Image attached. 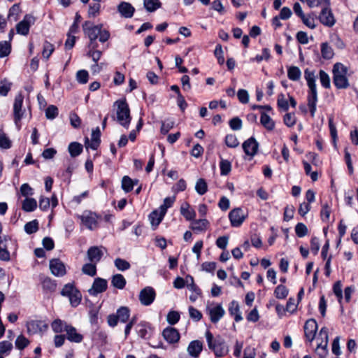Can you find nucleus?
<instances>
[{"mask_svg":"<svg viewBox=\"0 0 358 358\" xmlns=\"http://www.w3.org/2000/svg\"><path fill=\"white\" fill-rule=\"evenodd\" d=\"M205 336L209 349L213 351L216 357H221L227 354L228 348L221 336H214L209 331L206 332Z\"/></svg>","mask_w":358,"mask_h":358,"instance_id":"f257e3e1","label":"nucleus"},{"mask_svg":"<svg viewBox=\"0 0 358 358\" xmlns=\"http://www.w3.org/2000/svg\"><path fill=\"white\" fill-rule=\"evenodd\" d=\"M83 30L90 38L94 41L99 38L101 43L107 41L110 37V33L106 29H102V25H92L90 22H85L83 24Z\"/></svg>","mask_w":358,"mask_h":358,"instance_id":"f03ea898","label":"nucleus"},{"mask_svg":"<svg viewBox=\"0 0 358 358\" xmlns=\"http://www.w3.org/2000/svg\"><path fill=\"white\" fill-rule=\"evenodd\" d=\"M113 106L116 110V120L124 128L127 129L130 124L131 117L130 110L125 99L117 100Z\"/></svg>","mask_w":358,"mask_h":358,"instance_id":"7ed1b4c3","label":"nucleus"},{"mask_svg":"<svg viewBox=\"0 0 358 358\" xmlns=\"http://www.w3.org/2000/svg\"><path fill=\"white\" fill-rule=\"evenodd\" d=\"M81 224L90 230H94L99 227V222L101 217L91 210H85L78 215Z\"/></svg>","mask_w":358,"mask_h":358,"instance_id":"20e7f679","label":"nucleus"},{"mask_svg":"<svg viewBox=\"0 0 358 358\" xmlns=\"http://www.w3.org/2000/svg\"><path fill=\"white\" fill-rule=\"evenodd\" d=\"M317 345L315 349V353L320 357L324 358L327 355V344H328V330L326 328H322L319 336L317 338Z\"/></svg>","mask_w":358,"mask_h":358,"instance_id":"39448f33","label":"nucleus"},{"mask_svg":"<svg viewBox=\"0 0 358 358\" xmlns=\"http://www.w3.org/2000/svg\"><path fill=\"white\" fill-rule=\"evenodd\" d=\"M348 68L342 63L337 62V89H347L350 86Z\"/></svg>","mask_w":358,"mask_h":358,"instance_id":"423d86ee","label":"nucleus"},{"mask_svg":"<svg viewBox=\"0 0 358 358\" xmlns=\"http://www.w3.org/2000/svg\"><path fill=\"white\" fill-rule=\"evenodd\" d=\"M23 100V95L21 93H19L15 96L13 103L14 121L18 129L20 128V122L22 120L24 112L22 110Z\"/></svg>","mask_w":358,"mask_h":358,"instance_id":"0eeeda50","label":"nucleus"},{"mask_svg":"<svg viewBox=\"0 0 358 358\" xmlns=\"http://www.w3.org/2000/svg\"><path fill=\"white\" fill-rule=\"evenodd\" d=\"M35 20L33 15L30 14L25 15L23 20L16 25L17 33L22 36L28 35L30 27L34 24Z\"/></svg>","mask_w":358,"mask_h":358,"instance_id":"6e6552de","label":"nucleus"},{"mask_svg":"<svg viewBox=\"0 0 358 358\" xmlns=\"http://www.w3.org/2000/svg\"><path fill=\"white\" fill-rule=\"evenodd\" d=\"M206 313L213 323L218 322L224 315L225 311L221 304H212L207 306Z\"/></svg>","mask_w":358,"mask_h":358,"instance_id":"1a4fd4ad","label":"nucleus"},{"mask_svg":"<svg viewBox=\"0 0 358 358\" xmlns=\"http://www.w3.org/2000/svg\"><path fill=\"white\" fill-rule=\"evenodd\" d=\"M156 296L155 289L152 287L143 288L139 293V301L143 306H150L154 301Z\"/></svg>","mask_w":358,"mask_h":358,"instance_id":"9d476101","label":"nucleus"},{"mask_svg":"<svg viewBox=\"0 0 358 358\" xmlns=\"http://www.w3.org/2000/svg\"><path fill=\"white\" fill-rule=\"evenodd\" d=\"M108 287V282L101 278H96L92 283L91 288L88 289V293L91 296H96L99 294L105 292Z\"/></svg>","mask_w":358,"mask_h":358,"instance_id":"9b49d317","label":"nucleus"},{"mask_svg":"<svg viewBox=\"0 0 358 358\" xmlns=\"http://www.w3.org/2000/svg\"><path fill=\"white\" fill-rule=\"evenodd\" d=\"M229 218L232 227H238L244 222L245 215L241 208H237L230 211Z\"/></svg>","mask_w":358,"mask_h":358,"instance_id":"f8f14e48","label":"nucleus"},{"mask_svg":"<svg viewBox=\"0 0 358 358\" xmlns=\"http://www.w3.org/2000/svg\"><path fill=\"white\" fill-rule=\"evenodd\" d=\"M50 270L52 274L57 277H62L66 273L65 264L59 259L50 261Z\"/></svg>","mask_w":358,"mask_h":358,"instance_id":"ddd939ff","label":"nucleus"},{"mask_svg":"<svg viewBox=\"0 0 358 358\" xmlns=\"http://www.w3.org/2000/svg\"><path fill=\"white\" fill-rule=\"evenodd\" d=\"M106 249L101 246L90 247L87 252V256L89 262L97 264L103 257Z\"/></svg>","mask_w":358,"mask_h":358,"instance_id":"4468645a","label":"nucleus"},{"mask_svg":"<svg viewBox=\"0 0 358 358\" xmlns=\"http://www.w3.org/2000/svg\"><path fill=\"white\" fill-rule=\"evenodd\" d=\"M317 330V324L313 319L307 320L304 325V334L306 340L311 342L314 340Z\"/></svg>","mask_w":358,"mask_h":358,"instance_id":"2eb2a0df","label":"nucleus"},{"mask_svg":"<svg viewBox=\"0 0 358 358\" xmlns=\"http://www.w3.org/2000/svg\"><path fill=\"white\" fill-rule=\"evenodd\" d=\"M27 332L29 334H36L45 331L48 329V326L44 322L34 320L27 322Z\"/></svg>","mask_w":358,"mask_h":358,"instance_id":"dca6fc26","label":"nucleus"},{"mask_svg":"<svg viewBox=\"0 0 358 358\" xmlns=\"http://www.w3.org/2000/svg\"><path fill=\"white\" fill-rule=\"evenodd\" d=\"M259 143L255 138L250 137L243 143V149L245 153L253 157L257 152Z\"/></svg>","mask_w":358,"mask_h":358,"instance_id":"f3484780","label":"nucleus"},{"mask_svg":"<svg viewBox=\"0 0 358 358\" xmlns=\"http://www.w3.org/2000/svg\"><path fill=\"white\" fill-rule=\"evenodd\" d=\"M66 338L67 339L73 343H81L83 340V336L82 334L78 332L77 329L69 324L68 326H66Z\"/></svg>","mask_w":358,"mask_h":358,"instance_id":"a211bd4d","label":"nucleus"},{"mask_svg":"<svg viewBox=\"0 0 358 358\" xmlns=\"http://www.w3.org/2000/svg\"><path fill=\"white\" fill-rule=\"evenodd\" d=\"M164 338L169 343H176L180 339V334L177 329L173 327H166L162 332Z\"/></svg>","mask_w":358,"mask_h":358,"instance_id":"6ab92c4d","label":"nucleus"},{"mask_svg":"<svg viewBox=\"0 0 358 358\" xmlns=\"http://www.w3.org/2000/svg\"><path fill=\"white\" fill-rule=\"evenodd\" d=\"M320 22L328 27H331L334 24V17L331 10L328 7H324L320 15Z\"/></svg>","mask_w":358,"mask_h":358,"instance_id":"aec40b11","label":"nucleus"},{"mask_svg":"<svg viewBox=\"0 0 358 358\" xmlns=\"http://www.w3.org/2000/svg\"><path fill=\"white\" fill-rule=\"evenodd\" d=\"M317 101V93L316 87L309 89L308 94V106L310 109V112L312 117H313L315 115V113L316 111Z\"/></svg>","mask_w":358,"mask_h":358,"instance_id":"412c9836","label":"nucleus"},{"mask_svg":"<svg viewBox=\"0 0 358 358\" xmlns=\"http://www.w3.org/2000/svg\"><path fill=\"white\" fill-rule=\"evenodd\" d=\"M117 10L125 18H131L135 11L134 7L129 3L122 1L117 6Z\"/></svg>","mask_w":358,"mask_h":358,"instance_id":"4be33fe9","label":"nucleus"},{"mask_svg":"<svg viewBox=\"0 0 358 358\" xmlns=\"http://www.w3.org/2000/svg\"><path fill=\"white\" fill-rule=\"evenodd\" d=\"M136 331L140 337L142 338H148L152 334V328L150 324L146 322H141L136 327Z\"/></svg>","mask_w":358,"mask_h":358,"instance_id":"5701e85b","label":"nucleus"},{"mask_svg":"<svg viewBox=\"0 0 358 358\" xmlns=\"http://www.w3.org/2000/svg\"><path fill=\"white\" fill-rule=\"evenodd\" d=\"M209 222L206 219H199L194 220L190 225V228L196 232H202L207 229Z\"/></svg>","mask_w":358,"mask_h":358,"instance_id":"b1692460","label":"nucleus"},{"mask_svg":"<svg viewBox=\"0 0 358 358\" xmlns=\"http://www.w3.org/2000/svg\"><path fill=\"white\" fill-rule=\"evenodd\" d=\"M202 348L203 345L201 342L199 341H193L189 344L187 352L191 356L197 357L202 351Z\"/></svg>","mask_w":358,"mask_h":358,"instance_id":"393cba45","label":"nucleus"},{"mask_svg":"<svg viewBox=\"0 0 358 358\" xmlns=\"http://www.w3.org/2000/svg\"><path fill=\"white\" fill-rule=\"evenodd\" d=\"M229 312L231 315L234 317L236 322H240L243 320L241 313L240 311L239 304L236 301H232L229 307Z\"/></svg>","mask_w":358,"mask_h":358,"instance_id":"a878e982","label":"nucleus"},{"mask_svg":"<svg viewBox=\"0 0 358 358\" xmlns=\"http://www.w3.org/2000/svg\"><path fill=\"white\" fill-rule=\"evenodd\" d=\"M180 213L187 220H192L196 216L194 210L190 208L187 203H184L180 207Z\"/></svg>","mask_w":358,"mask_h":358,"instance_id":"bb28decb","label":"nucleus"},{"mask_svg":"<svg viewBox=\"0 0 358 358\" xmlns=\"http://www.w3.org/2000/svg\"><path fill=\"white\" fill-rule=\"evenodd\" d=\"M164 215H162L158 210H153L149 215V220L152 227L156 228L162 221Z\"/></svg>","mask_w":358,"mask_h":358,"instance_id":"cd10ccee","label":"nucleus"},{"mask_svg":"<svg viewBox=\"0 0 358 358\" xmlns=\"http://www.w3.org/2000/svg\"><path fill=\"white\" fill-rule=\"evenodd\" d=\"M126 280L122 274H115L112 277L111 284L117 289H122L126 285Z\"/></svg>","mask_w":358,"mask_h":358,"instance_id":"c85d7f7f","label":"nucleus"},{"mask_svg":"<svg viewBox=\"0 0 358 358\" xmlns=\"http://www.w3.org/2000/svg\"><path fill=\"white\" fill-rule=\"evenodd\" d=\"M261 124L268 130L272 131L275 127V122L271 117L265 113H262L260 117Z\"/></svg>","mask_w":358,"mask_h":358,"instance_id":"c756f323","label":"nucleus"},{"mask_svg":"<svg viewBox=\"0 0 358 358\" xmlns=\"http://www.w3.org/2000/svg\"><path fill=\"white\" fill-rule=\"evenodd\" d=\"M321 54L324 59H331L334 57V49L327 43H322L321 44Z\"/></svg>","mask_w":358,"mask_h":358,"instance_id":"7c9ffc66","label":"nucleus"},{"mask_svg":"<svg viewBox=\"0 0 358 358\" xmlns=\"http://www.w3.org/2000/svg\"><path fill=\"white\" fill-rule=\"evenodd\" d=\"M37 208L36 200L33 198H26L23 202L22 208L25 212H32Z\"/></svg>","mask_w":358,"mask_h":358,"instance_id":"2f4dec72","label":"nucleus"},{"mask_svg":"<svg viewBox=\"0 0 358 358\" xmlns=\"http://www.w3.org/2000/svg\"><path fill=\"white\" fill-rule=\"evenodd\" d=\"M287 76L289 80L297 81L301 78V72L299 67L295 66H289L287 69Z\"/></svg>","mask_w":358,"mask_h":358,"instance_id":"473e14b6","label":"nucleus"},{"mask_svg":"<svg viewBox=\"0 0 358 358\" xmlns=\"http://www.w3.org/2000/svg\"><path fill=\"white\" fill-rule=\"evenodd\" d=\"M143 5L145 8L148 12H154L162 6L159 0H144Z\"/></svg>","mask_w":358,"mask_h":358,"instance_id":"72a5a7b5","label":"nucleus"},{"mask_svg":"<svg viewBox=\"0 0 358 358\" xmlns=\"http://www.w3.org/2000/svg\"><path fill=\"white\" fill-rule=\"evenodd\" d=\"M82 272L91 277L95 276L96 275V264L90 262L85 264L82 267Z\"/></svg>","mask_w":358,"mask_h":358,"instance_id":"f704fd0d","label":"nucleus"},{"mask_svg":"<svg viewBox=\"0 0 358 358\" xmlns=\"http://www.w3.org/2000/svg\"><path fill=\"white\" fill-rule=\"evenodd\" d=\"M129 309L127 307L122 306L117 309L116 315L120 322L125 323L129 317Z\"/></svg>","mask_w":358,"mask_h":358,"instance_id":"c9c22d12","label":"nucleus"},{"mask_svg":"<svg viewBox=\"0 0 358 358\" xmlns=\"http://www.w3.org/2000/svg\"><path fill=\"white\" fill-rule=\"evenodd\" d=\"M69 152L72 157L78 156L83 151V146L77 142L71 143L69 145Z\"/></svg>","mask_w":358,"mask_h":358,"instance_id":"e433bc0d","label":"nucleus"},{"mask_svg":"<svg viewBox=\"0 0 358 358\" xmlns=\"http://www.w3.org/2000/svg\"><path fill=\"white\" fill-rule=\"evenodd\" d=\"M69 324H66V322L59 320L57 319L55 320L51 324L52 330L55 333H62V331H65L66 330V326H68Z\"/></svg>","mask_w":358,"mask_h":358,"instance_id":"4c0bfd02","label":"nucleus"},{"mask_svg":"<svg viewBox=\"0 0 358 358\" xmlns=\"http://www.w3.org/2000/svg\"><path fill=\"white\" fill-rule=\"evenodd\" d=\"M176 200L175 196L166 197L164 199L163 204H162L158 210L162 213V215H166L167 209L171 208Z\"/></svg>","mask_w":358,"mask_h":358,"instance_id":"58836bf2","label":"nucleus"},{"mask_svg":"<svg viewBox=\"0 0 358 358\" xmlns=\"http://www.w3.org/2000/svg\"><path fill=\"white\" fill-rule=\"evenodd\" d=\"M55 50L54 45L48 41H45L43 45V57L48 60Z\"/></svg>","mask_w":358,"mask_h":358,"instance_id":"ea45409f","label":"nucleus"},{"mask_svg":"<svg viewBox=\"0 0 358 358\" xmlns=\"http://www.w3.org/2000/svg\"><path fill=\"white\" fill-rule=\"evenodd\" d=\"M134 186V180L127 176H125L122 179V188L125 192H131Z\"/></svg>","mask_w":358,"mask_h":358,"instance_id":"a19ab883","label":"nucleus"},{"mask_svg":"<svg viewBox=\"0 0 358 358\" xmlns=\"http://www.w3.org/2000/svg\"><path fill=\"white\" fill-rule=\"evenodd\" d=\"M42 287L44 290L49 292H52L55 291L57 285L55 280L50 278H46L42 282Z\"/></svg>","mask_w":358,"mask_h":358,"instance_id":"79ce46f5","label":"nucleus"},{"mask_svg":"<svg viewBox=\"0 0 358 358\" xmlns=\"http://www.w3.org/2000/svg\"><path fill=\"white\" fill-rule=\"evenodd\" d=\"M195 190L199 195H203L208 190V185L204 179H199L195 185Z\"/></svg>","mask_w":358,"mask_h":358,"instance_id":"37998d69","label":"nucleus"},{"mask_svg":"<svg viewBox=\"0 0 358 358\" xmlns=\"http://www.w3.org/2000/svg\"><path fill=\"white\" fill-rule=\"evenodd\" d=\"M288 293V289L282 285H278L274 291L275 297L279 299H285L287 296Z\"/></svg>","mask_w":358,"mask_h":358,"instance_id":"c03bdc74","label":"nucleus"},{"mask_svg":"<svg viewBox=\"0 0 358 358\" xmlns=\"http://www.w3.org/2000/svg\"><path fill=\"white\" fill-rule=\"evenodd\" d=\"M344 160L348 167L349 175H352L354 173V168L352 166V162L351 159V154L348 151V148L346 147L344 150Z\"/></svg>","mask_w":358,"mask_h":358,"instance_id":"a18cd8bd","label":"nucleus"},{"mask_svg":"<svg viewBox=\"0 0 358 358\" xmlns=\"http://www.w3.org/2000/svg\"><path fill=\"white\" fill-rule=\"evenodd\" d=\"M24 228L25 232L28 234L36 233L38 229V222L36 220H34L26 223Z\"/></svg>","mask_w":358,"mask_h":358,"instance_id":"49530a36","label":"nucleus"},{"mask_svg":"<svg viewBox=\"0 0 358 358\" xmlns=\"http://www.w3.org/2000/svg\"><path fill=\"white\" fill-rule=\"evenodd\" d=\"M20 7L18 5H13L9 10L8 15V20L10 21L16 22L19 18Z\"/></svg>","mask_w":358,"mask_h":358,"instance_id":"de8ad7c7","label":"nucleus"},{"mask_svg":"<svg viewBox=\"0 0 358 358\" xmlns=\"http://www.w3.org/2000/svg\"><path fill=\"white\" fill-rule=\"evenodd\" d=\"M187 289L192 292L189 296V300L192 302H195L202 295V292L197 285H193Z\"/></svg>","mask_w":358,"mask_h":358,"instance_id":"09e8293b","label":"nucleus"},{"mask_svg":"<svg viewBox=\"0 0 358 358\" xmlns=\"http://www.w3.org/2000/svg\"><path fill=\"white\" fill-rule=\"evenodd\" d=\"M220 173L222 176H227L231 169V162L227 159H222L220 163Z\"/></svg>","mask_w":358,"mask_h":358,"instance_id":"8fccbe9b","label":"nucleus"},{"mask_svg":"<svg viewBox=\"0 0 358 358\" xmlns=\"http://www.w3.org/2000/svg\"><path fill=\"white\" fill-rule=\"evenodd\" d=\"M270 57H271L270 50L268 48H265L262 50V54L261 55H256L255 57L251 58L250 60L252 62H257L259 63L264 59L268 60L270 59Z\"/></svg>","mask_w":358,"mask_h":358,"instance_id":"3c124183","label":"nucleus"},{"mask_svg":"<svg viewBox=\"0 0 358 358\" xmlns=\"http://www.w3.org/2000/svg\"><path fill=\"white\" fill-rule=\"evenodd\" d=\"M76 77L80 84H86L89 80V73L86 70H79L77 71Z\"/></svg>","mask_w":358,"mask_h":358,"instance_id":"603ef678","label":"nucleus"},{"mask_svg":"<svg viewBox=\"0 0 358 358\" xmlns=\"http://www.w3.org/2000/svg\"><path fill=\"white\" fill-rule=\"evenodd\" d=\"M175 122L171 119H167L162 122L161 133L166 134L173 127Z\"/></svg>","mask_w":358,"mask_h":358,"instance_id":"864d4df0","label":"nucleus"},{"mask_svg":"<svg viewBox=\"0 0 358 358\" xmlns=\"http://www.w3.org/2000/svg\"><path fill=\"white\" fill-rule=\"evenodd\" d=\"M114 264L116 268L120 271H126L130 268V264L123 259L117 258Z\"/></svg>","mask_w":358,"mask_h":358,"instance_id":"5fc2aeb1","label":"nucleus"},{"mask_svg":"<svg viewBox=\"0 0 358 358\" xmlns=\"http://www.w3.org/2000/svg\"><path fill=\"white\" fill-rule=\"evenodd\" d=\"M10 44L7 41L0 42V57H4L10 52Z\"/></svg>","mask_w":358,"mask_h":358,"instance_id":"6e6d98bb","label":"nucleus"},{"mask_svg":"<svg viewBox=\"0 0 358 358\" xmlns=\"http://www.w3.org/2000/svg\"><path fill=\"white\" fill-rule=\"evenodd\" d=\"M320 80L321 83V85L325 87V88H329L330 87V78L329 75L324 72L323 70H320Z\"/></svg>","mask_w":358,"mask_h":358,"instance_id":"4d7b16f0","label":"nucleus"},{"mask_svg":"<svg viewBox=\"0 0 358 358\" xmlns=\"http://www.w3.org/2000/svg\"><path fill=\"white\" fill-rule=\"evenodd\" d=\"M58 115V108L54 106H49L45 110V117L48 119L53 120Z\"/></svg>","mask_w":358,"mask_h":358,"instance_id":"13d9d810","label":"nucleus"},{"mask_svg":"<svg viewBox=\"0 0 358 358\" xmlns=\"http://www.w3.org/2000/svg\"><path fill=\"white\" fill-rule=\"evenodd\" d=\"M295 232L298 237L301 238L307 235L308 228L303 223L299 222L295 227Z\"/></svg>","mask_w":358,"mask_h":358,"instance_id":"bf43d9fd","label":"nucleus"},{"mask_svg":"<svg viewBox=\"0 0 358 358\" xmlns=\"http://www.w3.org/2000/svg\"><path fill=\"white\" fill-rule=\"evenodd\" d=\"M225 143L229 148H236L238 145L239 142L235 135L228 134L225 137Z\"/></svg>","mask_w":358,"mask_h":358,"instance_id":"052dcab7","label":"nucleus"},{"mask_svg":"<svg viewBox=\"0 0 358 358\" xmlns=\"http://www.w3.org/2000/svg\"><path fill=\"white\" fill-rule=\"evenodd\" d=\"M71 305L73 307L78 306L81 301V294L78 290L69 296Z\"/></svg>","mask_w":358,"mask_h":358,"instance_id":"680f3d73","label":"nucleus"},{"mask_svg":"<svg viewBox=\"0 0 358 358\" xmlns=\"http://www.w3.org/2000/svg\"><path fill=\"white\" fill-rule=\"evenodd\" d=\"M277 103L278 108L284 111H287L289 108L288 101L282 94L278 96Z\"/></svg>","mask_w":358,"mask_h":358,"instance_id":"e2e57ef3","label":"nucleus"},{"mask_svg":"<svg viewBox=\"0 0 358 358\" xmlns=\"http://www.w3.org/2000/svg\"><path fill=\"white\" fill-rule=\"evenodd\" d=\"M76 291H77V289H76V287L73 286V284L68 283V284L65 285L64 286V287L62 288V289L61 291V294L62 296L69 297L72 294L75 293V292H76Z\"/></svg>","mask_w":358,"mask_h":358,"instance_id":"0e129e2a","label":"nucleus"},{"mask_svg":"<svg viewBox=\"0 0 358 358\" xmlns=\"http://www.w3.org/2000/svg\"><path fill=\"white\" fill-rule=\"evenodd\" d=\"M29 343V340L22 335L18 336L15 341V346L20 350H22L26 348Z\"/></svg>","mask_w":358,"mask_h":358,"instance_id":"69168bd1","label":"nucleus"},{"mask_svg":"<svg viewBox=\"0 0 358 358\" xmlns=\"http://www.w3.org/2000/svg\"><path fill=\"white\" fill-rule=\"evenodd\" d=\"M284 123L289 127H293L296 124V116L294 113H288L284 116Z\"/></svg>","mask_w":358,"mask_h":358,"instance_id":"338daca9","label":"nucleus"},{"mask_svg":"<svg viewBox=\"0 0 358 358\" xmlns=\"http://www.w3.org/2000/svg\"><path fill=\"white\" fill-rule=\"evenodd\" d=\"M166 320L170 324H176L180 320V314L177 311H170L167 315Z\"/></svg>","mask_w":358,"mask_h":358,"instance_id":"774afa93","label":"nucleus"}]
</instances>
